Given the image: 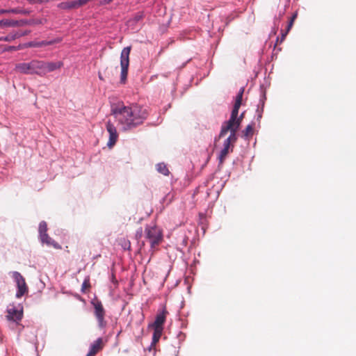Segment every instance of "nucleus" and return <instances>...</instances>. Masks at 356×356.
I'll return each mask as SVG.
<instances>
[{"instance_id": "5", "label": "nucleus", "mask_w": 356, "mask_h": 356, "mask_svg": "<svg viewBox=\"0 0 356 356\" xmlns=\"http://www.w3.org/2000/svg\"><path fill=\"white\" fill-rule=\"evenodd\" d=\"M131 47L128 46L124 47L120 54V83L124 84L127 81L128 70L129 66V54L131 52Z\"/></svg>"}, {"instance_id": "23", "label": "nucleus", "mask_w": 356, "mask_h": 356, "mask_svg": "<svg viewBox=\"0 0 356 356\" xmlns=\"http://www.w3.org/2000/svg\"><path fill=\"white\" fill-rule=\"evenodd\" d=\"M144 13L143 11L138 12L130 19L129 22L134 24H137L144 17Z\"/></svg>"}, {"instance_id": "35", "label": "nucleus", "mask_w": 356, "mask_h": 356, "mask_svg": "<svg viewBox=\"0 0 356 356\" xmlns=\"http://www.w3.org/2000/svg\"><path fill=\"white\" fill-rule=\"evenodd\" d=\"M284 13L280 12L278 15H275L273 19V24H277L280 26V24L282 20V17L283 16Z\"/></svg>"}, {"instance_id": "50", "label": "nucleus", "mask_w": 356, "mask_h": 356, "mask_svg": "<svg viewBox=\"0 0 356 356\" xmlns=\"http://www.w3.org/2000/svg\"><path fill=\"white\" fill-rule=\"evenodd\" d=\"M165 77H168V74L163 75Z\"/></svg>"}, {"instance_id": "41", "label": "nucleus", "mask_w": 356, "mask_h": 356, "mask_svg": "<svg viewBox=\"0 0 356 356\" xmlns=\"http://www.w3.org/2000/svg\"><path fill=\"white\" fill-rule=\"evenodd\" d=\"M188 237H186V236L182 238V241H181V245L184 246V247H186L188 244Z\"/></svg>"}, {"instance_id": "11", "label": "nucleus", "mask_w": 356, "mask_h": 356, "mask_svg": "<svg viewBox=\"0 0 356 356\" xmlns=\"http://www.w3.org/2000/svg\"><path fill=\"white\" fill-rule=\"evenodd\" d=\"M63 66L62 61L57 62H45L42 60V76L49 72H54Z\"/></svg>"}, {"instance_id": "26", "label": "nucleus", "mask_w": 356, "mask_h": 356, "mask_svg": "<svg viewBox=\"0 0 356 356\" xmlns=\"http://www.w3.org/2000/svg\"><path fill=\"white\" fill-rule=\"evenodd\" d=\"M24 49V43H20V44H19L17 46H14V45L8 46V47H6L4 49V51H15L22 50V49Z\"/></svg>"}, {"instance_id": "32", "label": "nucleus", "mask_w": 356, "mask_h": 356, "mask_svg": "<svg viewBox=\"0 0 356 356\" xmlns=\"http://www.w3.org/2000/svg\"><path fill=\"white\" fill-rule=\"evenodd\" d=\"M289 32V31H287L286 29L285 31H284L283 30H281V36L277 38L276 43H277V42H280V43L282 42L284 40V39H285V38Z\"/></svg>"}, {"instance_id": "37", "label": "nucleus", "mask_w": 356, "mask_h": 356, "mask_svg": "<svg viewBox=\"0 0 356 356\" xmlns=\"http://www.w3.org/2000/svg\"><path fill=\"white\" fill-rule=\"evenodd\" d=\"M143 234V228L141 227H140L136 231L135 237L137 240H140L142 238Z\"/></svg>"}, {"instance_id": "9", "label": "nucleus", "mask_w": 356, "mask_h": 356, "mask_svg": "<svg viewBox=\"0 0 356 356\" xmlns=\"http://www.w3.org/2000/svg\"><path fill=\"white\" fill-rule=\"evenodd\" d=\"M106 131H108V133L109 134L108 140L107 142V146L109 148H111L115 144V143L118 138V134L117 132L115 126L114 125L113 123H112L111 122V120H108L106 122Z\"/></svg>"}, {"instance_id": "47", "label": "nucleus", "mask_w": 356, "mask_h": 356, "mask_svg": "<svg viewBox=\"0 0 356 356\" xmlns=\"http://www.w3.org/2000/svg\"><path fill=\"white\" fill-rule=\"evenodd\" d=\"M29 2L33 3H35L36 1L35 0H27ZM38 1H41L40 0H39Z\"/></svg>"}, {"instance_id": "21", "label": "nucleus", "mask_w": 356, "mask_h": 356, "mask_svg": "<svg viewBox=\"0 0 356 356\" xmlns=\"http://www.w3.org/2000/svg\"><path fill=\"white\" fill-rule=\"evenodd\" d=\"M156 169L159 173L162 174L164 176H168L170 174L167 165L164 162L157 163L156 165Z\"/></svg>"}, {"instance_id": "13", "label": "nucleus", "mask_w": 356, "mask_h": 356, "mask_svg": "<svg viewBox=\"0 0 356 356\" xmlns=\"http://www.w3.org/2000/svg\"><path fill=\"white\" fill-rule=\"evenodd\" d=\"M233 147H234L233 144H232L231 143H229L225 140H224V143L222 144V148L221 149V150L219 153L218 157V160H219V163H218L219 166L222 164L223 161L225 160V159L227 156V155L228 154V153L230 151L232 152Z\"/></svg>"}, {"instance_id": "44", "label": "nucleus", "mask_w": 356, "mask_h": 356, "mask_svg": "<svg viewBox=\"0 0 356 356\" xmlns=\"http://www.w3.org/2000/svg\"><path fill=\"white\" fill-rule=\"evenodd\" d=\"M113 0H102L101 3L102 5H107L109 4L111 2H112Z\"/></svg>"}, {"instance_id": "48", "label": "nucleus", "mask_w": 356, "mask_h": 356, "mask_svg": "<svg viewBox=\"0 0 356 356\" xmlns=\"http://www.w3.org/2000/svg\"><path fill=\"white\" fill-rule=\"evenodd\" d=\"M98 76H99V79L103 80L102 76V74L100 73H99Z\"/></svg>"}, {"instance_id": "6", "label": "nucleus", "mask_w": 356, "mask_h": 356, "mask_svg": "<svg viewBox=\"0 0 356 356\" xmlns=\"http://www.w3.org/2000/svg\"><path fill=\"white\" fill-rule=\"evenodd\" d=\"M90 303L94 307V314L97 318L98 327L100 329L106 327V321L104 320L106 312L102 302L95 298L91 300Z\"/></svg>"}, {"instance_id": "7", "label": "nucleus", "mask_w": 356, "mask_h": 356, "mask_svg": "<svg viewBox=\"0 0 356 356\" xmlns=\"http://www.w3.org/2000/svg\"><path fill=\"white\" fill-rule=\"evenodd\" d=\"M13 278L14 279L17 284V291L15 297L17 298H20L28 291V287L26 286L25 279L17 271L13 272Z\"/></svg>"}, {"instance_id": "45", "label": "nucleus", "mask_w": 356, "mask_h": 356, "mask_svg": "<svg viewBox=\"0 0 356 356\" xmlns=\"http://www.w3.org/2000/svg\"><path fill=\"white\" fill-rule=\"evenodd\" d=\"M239 161V159L238 158H236V159H234L232 162V165H236L237 163Z\"/></svg>"}, {"instance_id": "3", "label": "nucleus", "mask_w": 356, "mask_h": 356, "mask_svg": "<svg viewBox=\"0 0 356 356\" xmlns=\"http://www.w3.org/2000/svg\"><path fill=\"white\" fill-rule=\"evenodd\" d=\"M38 237L42 244H45L48 247H53L56 250H60L62 246L47 234V224L44 220H42L38 226Z\"/></svg>"}, {"instance_id": "51", "label": "nucleus", "mask_w": 356, "mask_h": 356, "mask_svg": "<svg viewBox=\"0 0 356 356\" xmlns=\"http://www.w3.org/2000/svg\"><path fill=\"white\" fill-rule=\"evenodd\" d=\"M0 41H2V38H1V37H0Z\"/></svg>"}, {"instance_id": "38", "label": "nucleus", "mask_w": 356, "mask_h": 356, "mask_svg": "<svg viewBox=\"0 0 356 356\" xmlns=\"http://www.w3.org/2000/svg\"><path fill=\"white\" fill-rule=\"evenodd\" d=\"M69 3H70V10H72V9H76V8H79V6H78V3H77L76 0L72 1H69Z\"/></svg>"}, {"instance_id": "42", "label": "nucleus", "mask_w": 356, "mask_h": 356, "mask_svg": "<svg viewBox=\"0 0 356 356\" xmlns=\"http://www.w3.org/2000/svg\"><path fill=\"white\" fill-rule=\"evenodd\" d=\"M144 319H145V316H144L143 312H140V319L137 322V324L138 325L142 324V323L143 322Z\"/></svg>"}, {"instance_id": "15", "label": "nucleus", "mask_w": 356, "mask_h": 356, "mask_svg": "<svg viewBox=\"0 0 356 356\" xmlns=\"http://www.w3.org/2000/svg\"><path fill=\"white\" fill-rule=\"evenodd\" d=\"M269 86V83H261L259 86V99L257 107L264 108L266 101V89Z\"/></svg>"}, {"instance_id": "2", "label": "nucleus", "mask_w": 356, "mask_h": 356, "mask_svg": "<svg viewBox=\"0 0 356 356\" xmlns=\"http://www.w3.org/2000/svg\"><path fill=\"white\" fill-rule=\"evenodd\" d=\"M42 60H32L29 63H19L16 64L15 70L24 74H37L42 76Z\"/></svg>"}, {"instance_id": "39", "label": "nucleus", "mask_w": 356, "mask_h": 356, "mask_svg": "<svg viewBox=\"0 0 356 356\" xmlns=\"http://www.w3.org/2000/svg\"><path fill=\"white\" fill-rule=\"evenodd\" d=\"M159 339H160L159 338L155 337L154 336L152 335V342H151V344H150L149 349L152 346H154L156 345V343L159 341Z\"/></svg>"}, {"instance_id": "46", "label": "nucleus", "mask_w": 356, "mask_h": 356, "mask_svg": "<svg viewBox=\"0 0 356 356\" xmlns=\"http://www.w3.org/2000/svg\"><path fill=\"white\" fill-rule=\"evenodd\" d=\"M123 248L124 250H129L130 248V243H129L128 244H125L124 246L123 247Z\"/></svg>"}, {"instance_id": "28", "label": "nucleus", "mask_w": 356, "mask_h": 356, "mask_svg": "<svg viewBox=\"0 0 356 356\" xmlns=\"http://www.w3.org/2000/svg\"><path fill=\"white\" fill-rule=\"evenodd\" d=\"M57 8L63 10H70V3L69 1H63L57 4Z\"/></svg>"}, {"instance_id": "30", "label": "nucleus", "mask_w": 356, "mask_h": 356, "mask_svg": "<svg viewBox=\"0 0 356 356\" xmlns=\"http://www.w3.org/2000/svg\"><path fill=\"white\" fill-rule=\"evenodd\" d=\"M24 49L26 48H38V42L37 41H29L24 43Z\"/></svg>"}, {"instance_id": "31", "label": "nucleus", "mask_w": 356, "mask_h": 356, "mask_svg": "<svg viewBox=\"0 0 356 356\" xmlns=\"http://www.w3.org/2000/svg\"><path fill=\"white\" fill-rule=\"evenodd\" d=\"M264 110V108H259V107H257L256 109L257 115H256L255 118H256V120L259 122V124L260 123V120L262 118Z\"/></svg>"}, {"instance_id": "34", "label": "nucleus", "mask_w": 356, "mask_h": 356, "mask_svg": "<svg viewBox=\"0 0 356 356\" xmlns=\"http://www.w3.org/2000/svg\"><path fill=\"white\" fill-rule=\"evenodd\" d=\"M244 113H245V112H243L240 115H238V117L234 124L236 127H240V125H241L242 120L244 118Z\"/></svg>"}, {"instance_id": "33", "label": "nucleus", "mask_w": 356, "mask_h": 356, "mask_svg": "<svg viewBox=\"0 0 356 356\" xmlns=\"http://www.w3.org/2000/svg\"><path fill=\"white\" fill-rule=\"evenodd\" d=\"M296 17H297V13L293 14L290 20L288 22V24L286 28L287 29V31H289L291 30V27L293 26V22H294L295 19L296 18Z\"/></svg>"}, {"instance_id": "25", "label": "nucleus", "mask_w": 356, "mask_h": 356, "mask_svg": "<svg viewBox=\"0 0 356 356\" xmlns=\"http://www.w3.org/2000/svg\"><path fill=\"white\" fill-rule=\"evenodd\" d=\"M244 91H245L244 87L240 88V89L238 90V91L234 98V103L241 105Z\"/></svg>"}, {"instance_id": "52", "label": "nucleus", "mask_w": 356, "mask_h": 356, "mask_svg": "<svg viewBox=\"0 0 356 356\" xmlns=\"http://www.w3.org/2000/svg\"><path fill=\"white\" fill-rule=\"evenodd\" d=\"M38 356H39V355H38Z\"/></svg>"}, {"instance_id": "12", "label": "nucleus", "mask_w": 356, "mask_h": 356, "mask_svg": "<svg viewBox=\"0 0 356 356\" xmlns=\"http://www.w3.org/2000/svg\"><path fill=\"white\" fill-rule=\"evenodd\" d=\"M23 317V308L21 307L19 309H17L15 307H13L12 308L8 309V315L7 318L9 321H12L18 323L19 321L22 320Z\"/></svg>"}, {"instance_id": "22", "label": "nucleus", "mask_w": 356, "mask_h": 356, "mask_svg": "<svg viewBox=\"0 0 356 356\" xmlns=\"http://www.w3.org/2000/svg\"><path fill=\"white\" fill-rule=\"evenodd\" d=\"M238 129H239V127L234 126V127L232 128V131H229L230 134L225 139V140H227L234 145V143H235L238 139L236 132Z\"/></svg>"}, {"instance_id": "24", "label": "nucleus", "mask_w": 356, "mask_h": 356, "mask_svg": "<svg viewBox=\"0 0 356 356\" xmlns=\"http://www.w3.org/2000/svg\"><path fill=\"white\" fill-rule=\"evenodd\" d=\"M253 131V122L248 124L244 130H243V137L245 139H248L249 136L252 134Z\"/></svg>"}, {"instance_id": "43", "label": "nucleus", "mask_w": 356, "mask_h": 356, "mask_svg": "<svg viewBox=\"0 0 356 356\" xmlns=\"http://www.w3.org/2000/svg\"><path fill=\"white\" fill-rule=\"evenodd\" d=\"M111 281L113 283V284H118V281L115 277V275L113 273L111 274Z\"/></svg>"}, {"instance_id": "27", "label": "nucleus", "mask_w": 356, "mask_h": 356, "mask_svg": "<svg viewBox=\"0 0 356 356\" xmlns=\"http://www.w3.org/2000/svg\"><path fill=\"white\" fill-rule=\"evenodd\" d=\"M153 328V336L161 339L164 327H152Z\"/></svg>"}, {"instance_id": "40", "label": "nucleus", "mask_w": 356, "mask_h": 356, "mask_svg": "<svg viewBox=\"0 0 356 356\" xmlns=\"http://www.w3.org/2000/svg\"><path fill=\"white\" fill-rule=\"evenodd\" d=\"M280 26L277 24H275V25L273 24L272 26L271 33L276 34L277 31L279 30Z\"/></svg>"}, {"instance_id": "49", "label": "nucleus", "mask_w": 356, "mask_h": 356, "mask_svg": "<svg viewBox=\"0 0 356 356\" xmlns=\"http://www.w3.org/2000/svg\"><path fill=\"white\" fill-rule=\"evenodd\" d=\"M94 354H90V352L89 351L86 356H94Z\"/></svg>"}, {"instance_id": "10", "label": "nucleus", "mask_w": 356, "mask_h": 356, "mask_svg": "<svg viewBox=\"0 0 356 356\" xmlns=\"http://www.w3.org/2000/svg\"><path fill=\"white\" fill-rule=\"evenodd\" d=\"M167 314L168 312L165 307L162 310L159 311L156 314L154 321L148 324V328L152 327H164Z\"/></svg>"}, {"instance_id": "4", "label": "nucleus", "mask_w": 356, "mask_h": 356, "mask_svg": "<svg viewBox=\"0 0 356 356\" xmlns=\"http://www.w3.org/2000/svg\"><path fill=\"white\" fill-rule=\"evenodd\" d=\"M145 238L150 243V248L152 252L156 245H158L163 238L161 231L154 225H147L145 228Z\"/></svg>"}, {"instance_id": "19", "label": "nucleus", "mask_w": 356, "mask_h": 356, "mask_svg": "<svg viewBox=\"0 0 356 356\" xmlns=\"http://www.w3.org/2000/svg\"><path fill=\"white\" fill-rule=\"evenodd\" d=\"M102 342V339L101 337L97 339L95 341H94L90 346L89 351L90 352V354L95 355L101 348L100 344Z\"/></svg>"}, {"instance_id": "8", "label": "nucleus", "mask_w": 356, "mask_h": 356, "mask_svg": "<svg viewBox=\"0 0 356 356\" xmlns=\"http://www.w3.org/2000/svg\"><path fill=\"white\" fill-rule=\"evenodd\" d=\"M36 24L34 19H22L19 20L3 19L0 20V28H8V27H19L26 25H33Z\"/></svg>"}, {"instance_id": "14", "label": "nucleus", "mask_w": 356, "mask_h": 356, "mask_svg": "<svg viewBox=\"0 0 356 356\" xmlns=\"http://www.w3.org/2000/svg\"><path fill=\"white\" fill-rule=\"evenodd\" d=\"M30 30H25L24 31H15L14 33H10L6 36H1L2 41L6 42H11L15 40V39L19 38L21 37L30 34Z\"/></svg>"}, {"instance_id": "18", "label": "nucleus", "mask_w": 356, "mask_h": 356, "mask_svg": "<svg viewBox=\"0 0 356 356\" xmlns=\"http://www.w3.org/2000/svg\"><path fill=\"white\" fill-rule=\"evenodd\" d=\"M241 104H234L233 108L231 111L229 119L227 120L228 122L234 124V122L236 121L238 115V111L240 108Z\"/></svg>"}, {"instance_id": "1", "label": "nucleus", "mask_w": 356, "mask_h": 356, "mask_svg": "<svg viewBox=\"0 0 356 356\" xmlns=\"http://www.w3.org/2000/svg\"><path fill=\"white\" fill-rule=\"evenodd\" d=\"M111 113L123 131H131L143 124L149 115V107L138 103L129 106L123 103L112 105Z\"/></svg>"}, {"instance_id": "29", "label": "nucleus", "mask_w": 356, "mask_h": 356, "mask_svg": "<svg viewBox=\"0 0 356 356\" xmlns=\"http://www.w3.org/2000/svg\"><path fill=\"white\" fill-rule=\"evenodd\" d=\"M90 277H89V276H87L86 277H85V279L82 283L81 291L82 293H85L86 289L87 287H90Z\"/></svg>"}, {"instance_id": "20", "label": "nucleus", "mask_w": 356, "mask_h": 356, "mask_svg": "<svg viewBox=\"0 0 356 356\" xmlns=\"http://www.w3.org/2000/svg\"><path fill=\"white\" fill-rule=\"evenodd\" d=\"M62 40H63L62 38L58 37V38H54V39L50 40L39 41L38 42V48L42 47H45V46H48V45H52V44H57V43H59V42H62Z\"/></svg>"}, {"instance_id": "16", "label": "nucleus", "mask_w": 356, "mask_h": 356, "mask_svg": "<svg viewBox=\"0 0 356 356\" xmlns=\"http://www.w3.org/2000/svg\"><path fill=\"white\" fill-rule=\"evenodd\" d=\"M31 10L24 9L19 7L10 8V9H1L0 13H3V14L6 13H13V14H21L27 15L31 13Z\"/></svg>"}, {"instance_id": "17", "label": "nucleus", "mask_w": 356, "mask_h": 356, "mask_svg": "<svg viewBox=\"0 0 356 356\" xmlns=\"http://www.w3.org/2000/svg\"><path fill=\"white\" fill-rule=\"evenodd\" d=\"M234 124L225 121L221 126V129L218 135V139L223 137L228 131H232V128L234 127Z\"/></svg>"}, {"instance_id": "36", "label": "nucleus", "mask_w": 356, "mask_h": 356, "mask_svg": "<svg viewBox=\"0 0 356 356\" xmlns=\"http://www.w3.org/2000/svg\"><path fill=\"white\" fill-rule=\"evenodd\" d=\"M177 338L179 341V344L180 345L186 339V334L179 331L177 334Z\"/></svg>"}]
</instances>
